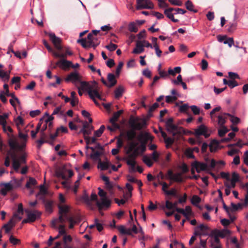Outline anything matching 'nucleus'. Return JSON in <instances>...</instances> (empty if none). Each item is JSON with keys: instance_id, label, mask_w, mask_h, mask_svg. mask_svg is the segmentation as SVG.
Masks as SVG:
<instances>
[{"instance_id": "1", "label": "nucleus", "mask_w": 248, "mask_h": 248, "mask_svg": "<svg viewBox=\"0 0 248 248\" xmlns=\"http://www.w3.org/2000/svg\"><path fill=\"white\" fill-rule=\"evenodd\" d=\"M18 137L20 139L19 141L14 136L13 138L9 139L8 143L11 149L22 151L26 146L28 136L27 134H24L19 131Z\"/></svg>"}, {"instance_id": "2", "label": "nucleus", "mask_w": 248, "mask_h": 248, "mask_svg": "<svg viewBox=\"0 0 248 248\" xmlns=\"http://www.w3.org/2000/svg\"><path fill=\"white\" fill-rule=\"evenodd\" d=\"M166 126L167 130L171 133L175 138H179L183 132L182 127L177 126L173 124L172 118H169L166 122Z\"/></svg>"}, {"instance_id": "3", "label": "nucleus", "mask_w": 248, "mask_h": 248, "mask_svg": "<svg viewBox=\"0 0 248 248\" xmlns=\"http://www.w3.org/2000/svg\"><path fill=\"white\" fill-rule=\"evenodd\" d=\"M59 209L60 216L59 218L52 221V225L55 227L56 224L58 222L63 223L65 222V219L68 217V213L70 210V206L64 204H59L58 205Z\"/></svg>"}, {"instance_id": "4", "label": "nucleus", "mask_w": 248, "mask_h": 248, "mask_svg": "<svg viewBox=\"0 0 248 248\" xmlns=\"http://www.w3.org/2000/svg\"><path fill=\"white\" fill-rule=\"evenodd\" d=\"M98 195L101 197L100 201H96V204L99 210L104 207H108L110 205V201L106 197V193L101 188L98 187Z\"/></svg>"}, {"instance_id": "5", "label": "nucleus", "mask_w": 248, "mask_h": 248, "mask_svg": "<svg viewBox=\"0 0 248 248\" xmlns=\"http://www.w3.org/2000/svg\"><path fill=\"white\" fill-rule=\"evenodd\" d=\"M25 212L27 214V218L23 220L22 223H32L39 219L41 214L38 210L30 211L25 209Z\"/></svg>"}, {"instance_id": "6", "label": "nucleus", "mask_w": 248, "mask_h": 248, "mask_svg": "<svg viewBox=\"0 0 248 248\" xmlns=\"http://www.w3.org/2000/svg\"><path fill=\"white\" fill-rule=\"evenodd\" d=\"M81 80L82 76L77 71L70 73L65 78L66 81H71L76 87H78V84L81 82Z\"/></svg>"}, {"instance_id": "7", "label": "nucleus", "mask_w": 248, "mask_h": 248, "mask_svg": "<svg viewBox=\"0 0 248 248\" xmlns=\"http://www.w3.org/2000/svg\"><path fill=\"white\" fill-rule=\"evenodd\" d=\"M12 157L13 168L16 171H18L20 165L26 163L25 156L23 155L21 157L16 158L15 154H13Z\"/></svg>"}, {"instance_id": "8", "label": "nucleus", "mask_w": 248, "mask_h": 248, "mask_svg": "<svg viewBox=\"0 0 248 248\" xmlns=\"http://www.w3.org/2000/svg\"><path fill=\"white\" fill-rule=\"evenodd\" d=\"M165 177L167 179L176 182L180 183L183 181V178L181 173H176L174 174L171 170L168 171Z\"/></svg>"}, {"instance_id": "9", "label": "nucleus", "mask_w": 248, "mask_h": 248, "mask_svg": "<svg viewBox=\"0 0 248 248\" xmlns=\"http://www.w3.org/2000/svg\"><path fill=\"white\" fill-rule=\"evenodd\" d=\"M136 2V9L137 10L142 9H151L154 8V5L150 0H137Z\"/></svg>"}, {"instance_id": "10", "label": "nucleus", "mask_w": 248, "mask_h": 248, "mask_svg": "<svg viewBox=\"0 0 248 248\" xmlns=\"http://www.w3.org/2000/svg\"><path fill=\"white\" fill-rule=\"evenodd\" d=\"M191 166L195 167V170L198 173H200L202 171H209V166L206 163L195 161L191 164Z\"/></svg>"}, {"instance_id": "11", "label": "nucleus", "mask_w": 248, "mask_h": 248, "mask_svg": "<svg viewBox=\"0 0 248 248\" xmlns=\"http://www.w3.org/2000/svg\"><path fill=\"white\" fill-rule=\"evenodd\" d=\"M146 150L145 144H140L139 147H138L135 150H133L131 152L127 153L128 155L127 157L132 158L135 160L136 157L141 153H142Z\"/></svg>"}, {"instance_id": "12", "label": "nucleus", "mask_w": 248, "mask_h": 248, "mask_svg": "<svg viewBox=\"0 0 248 248\" xmlns=\"http://www.w3.org/2000/svg\"><path fill=\"white\" fill-rule=\"evenodd\" d=\"M79 84L80 86L79 87L81 89L82 91H87L88 93L92 89L95 87L96 82L95 81L86 82L81 80V82Z\"/></svg>"}, {"instance_id": "13", "label": "nucleus", "mask_w": 248, "mask_h": 248, "mask_svg": "<svg viewBox=\"0 0 248 248\" xmlns=\"http://www.w3.org/2000/svg\"><path fill=\"white\" fill-rule=\"evenodd\" d=\"M97 84H96V86L94 89H92L89 93L88 94L92 99L95 104L97 105H99V104L97 102L95 98H97L100 100H102V97L101 95L99 94V92L97 90Z\"/></svg>"}, {"instance_id": "14", "label": "nucleus", "mask_w": 248, "mask_h": 248, "mask_svg": "<svg viewBox=\"0 0 248 248\" xmlns=\"http://www.w3.org/2000/svg\"><path fill=\"white\" fill-rule=\"evenodd\" d=\"M97 198V196L95 193H92L90 198L88 195L85 193L81 197L82 200L88 206H91V201H96Z\"/></svg>"}, {"instance_id": "15", "label": "nucleus", "mask_w": 248, "mask_h": 248, "mask_svg": "<svg viewBox=\"0 0 248 248\" xmlns=\"http://www.w3.org/2000/svg\"><path fill=\"white\" fill-rule=\"evenodd\" d=\"M87 43L89 47L95 48L99 44V41L96 36L93 35V34H88L87 36Z\"/></svg>"}, {"instance_id": "16", "label": "nucleus", "mask_w": 248, "mask_h": 248, "mask_svg": "<svg viewBox=\"0 0 248 248\" xmlns=\"http://www.w3.org/2000/svg\"><path fill=\"white\" fill-rule=\"evenodd\" d=\"M48 36L56 48L58 50H61L62 49V46H61V39L59 37H57L53 33H49L48 34Z\"/></svg>"}, {"instance_id": "17", "label": "nucleus", "mask_w": 248, "mask_h": 248, "mask_svg": "<svg viewBox=\"0 0 248 248\" xmlns=\"http://www.w3.org/2000/svg\"><path fill=\"white\" fill-rule=\"evenodd\" d=\"M153 137L148 133H141L138 136V139L141 142V144H145V147L147 141L149 140H153Z\"/></svg>"}, {"instance_id": "18", "label": "nucleus", "mask_w": 248, "mask_h": 248, "mask_svg": "<svg viewBox=\"0 0 248 248\" xmlns=\"http://www.w3.org/2000/svg\"><path fill=\"white\" fill-rule=\"evenodd\" d=\"M195 134L196 136L203 135L205 138L209 136V134H207V128L203 124L200 125L195 130Z\"/></svg>"}, {"instance_id": "19", "label": "nucleus", "mask_w": 248, "mask_h": 248, "mask_svg": "<svg viewBox=\"0 0 248 248\" xmlns=\"http://www.w3.org/2000/svg\"><path fill=\"white\" fill-rule=\"evenodd\" d=\"M230 233V231L227 229H223L222 230H214L211 233L212 235L217 236V237L218 238L219 237L224 238L226 236H227L229 235Z\"/></svg>"}, {"instance_id": "20", "label": "nucleus", "mask_w": 248, "mask_h": 248, "mask_svg": "<svg viewBox=\"0 0 248 248\" xmlns=\"http://www.w3.org/2000/svg\"><path fill=\"white\" fill-rule=\"evenodd\" d=\"M2 186L3 187L1 188L0 193L3 196H5L7 193L13 189L14 187L12 184V181L2 184Z\"/></svg>"}, {"instance_id": "21", "label": "nucleus", "mask_w": 248, "mask_h": 248, "mask_svg": "<svg viewBox=\"0 0 248 248\" xmlns=\"http://www.w3.org/2000/svg\"><path fill=\"white\" fill-rule=\"evenodd\" d=\"M92 129L93 127H90L87 122H85L83 124V127L81 129L78 133H82L84 137L88 136L91 134Z\"/></svg>"}, {"instance_id": "22", "label": "nucleus", "mask_w": 248, "mask_h": 248, "mask_svg": "<svg viewBox=\"0 0 248 248\" xmlns=\"http://www.w3.org/2000/svg\"><path fill=\"white\" fill-rule=\"evenodd\" d=\"M211 247L212 248H221V245L220 243L219 239L211 234Z\"/></svg>"}, {"instance_id": "23", "label": "nucleus", "mask_w": 248, "mask_h": 248, "mask_svg": "<svg viewBox=\"0 0 248 248\" xmlns=\"http://www.w3.org/2000/svg\"><path fill=\"white\" fill-rule=\"evenodd\" d=\"M107 87L111 88L114 86L117 83L115 76L112 73H108L107 76Z\"/></svg>"}, {"instance_id": "24", "label": "nucleus", "mask_w": 248, "mask_h": 248, "mask_svg": "<svg viewBox=\"0 0 248 248\" xmlns=\"http://www.w3.org/2000/svg\"><path fill=\"white\" fill-rule=\"evenodd\" d=\"M230 115L229 113H222L217 116V124L220 126H224L227 116Z\"/></svg>"}, {"instance_id": "25", "label": "nucleus", "mask_w": 248, "mask_h": 248, "mask_svg": "<svg viewBox=\"0 0 248 248\" xmlns=\"http://www.w3.org/2000/svg\"><path fill=\"white\" fill-rule=\"evenodd\" d=\"M65 219V221H68L69 222V228L70 229H72L74 227V226L77 224L78 222L80 221V219L79 217H67Z\"/></svg>"}, {"instance_id": "26", "label": "nucleus", "mask_w": 248, "mask_h": 248, "mask_svg": "<svg viewBox=\"0 0 248 248\" xmlns=\"http://www.w3.org/2000/svg\"><path fill=\"white\" fill-rule=\"evenodd\" d=\"M56 64L61 68L62 69H66L71 66L72 62L65 59H62L58 61Z\"/></svg>"}, {"instance_id": "27", "label": "nucleus", "mask_w": 248, "mask_h": 248, "mask_svg": "<svg viewBox=\"0 0 248 248\" xmlns=\"http://www.w3.org/2000/svg\"><path fill=\"white\" fill-rule=\"evenodd\" d=\"M142 42L138 41L136 43V47L133 49L132 53L134 54H140L144 51V49Z\"/></svg>"}, {"instance_id": "28", "label": "nucleus", "mask_w": 248, "mask_h": 248, "mask_svg": "<svg viewBox=\"0 0 248 248\" xmlns=\"http://www.w3.org/2000/svg\"><path fill=\"white\" fill-rule=\"evenodd\" d=\"M2 130L4 133H5L8 137L9 138V139L14 137V135L13 134V130L11 127L8 125V123L2 126Z\"/></svg>"}, {"instance_id": "29", "label": "nucleus", "mask_w": 248, "mask_h": 248, "mask_svg": "<svg viewBox=\"0 0 248 248\" xmlns=\"http://www.w3.org/2000/svg\"><path fill=\"white\" fill-rule=\"evenodd\" d=\"M174 8H169L165 10L164 14L167 16V17L170 19L172 21L174 22H178L179 20L177 19L174 18L173 14L172 13V12L174 11Z\"/></svg>"}, {"instance_id": "30", "label": "nucleus", "mask_w": 248, "mask_h": 248, "mask_svg": "<svg viewBox=\"0 0 248 248\" xmlns=\"http://www.w3.org/2000/svg\"><path fill=\"white\" fill-rule=\"evenodd\" d=\"M39 187L40 191L36 195V197L40 200L45 201V196L47 193V190L44 185H40Z\"/></svg>"}, {"instance_id": "31", "label": "nucleus", "mask_w": 248, "mask_h": 248, "mask_svg": "<svg viewBox=\"0 0 248 248\" xmlns=\"http://www.w3.org/2000/svg\"><path fill=\"white\" fill-rule=\"evenodd\" d=\"M110 162L108 160H106V161H101V160L99 159V161H98V168L100 169L101 170H107L109 167H110Z\"/></svg>"}, {"instance_id": "32", "label": "nucleus", "mask_w": 248, "mask_h": 248, "mask_svg": "<svg viewBox=\"0 0 248 248\" xmlns=\"http://www.w3.org/2000/svg\"><path fill=\"white\" fill-rule=\"evenodd\" d=\"M117 229L122 234H127L132 235L131 230L130 228H127L124 225H120L117 227Z\"/></svg>"}, {"instance_id": "33", "label": "nucleus", "mask_w": 248, "mask_h": 248, "mask_svg": "<svg viewBox=\"0 0 248 248\" xmlns=\"http://www.w3.org/2000/svg\"><path fill=\"white\" fill-rule=\"evenodd\" d=\"M56 175L57 177L62 178L64 180L66 179V170L64 168L57 170L56 171Z\"/></svg>"}, {"instance_id": "34", "label": "nucleus", "mask_w": 248, "mask_h": 248, "mask_svg": "<svg viewBox=\"0 0 248 248\" xmlns=\"http://www.w3.org/2000/svg\"><path fill=\"white\" fill-rule=\"evenodd\" d=\"M36 180L32 177H30L28 181L26 184V187L28 189H32V186H35L37 184Z\"/></svg>"}, {"instance_id": "35", "label": "nucleus", "mask_w": 248, "mask_h": 248, "mask_svg": "<svg viewBox=\"0 0 248 248\" xmlns=\"http://www.w3.org/2000/svg\"><path fill=\"white\" fill-rule=\"evenodd\" d=\"M219 146V142L216 140H212L209 145L210 150L211 152H215Z\"/></svg>"}, {"instance_id": "36", "label": "nucleus", "mask_w": 248, "mask_h": 248, "mask_svg": "<svg viewBox=\"0 0 248 248\" xmlns=\"http://www.w3.org/2000/svg\"><path fill=\"white\" fill-rule=\"evenodd\" d=\"M10 72H6L3 70H0V78L4 81H8L9 79Z\"/></svg>"}, {"instance_id": "37", "label": "nucleus", "mask_w": 248, "mask_h": 248, "mask_svg": "<svg viewBox=\"0 0 248 248\" xmlns=\"http://www.w3.org/2000/svg\"><path fill=\"white\" fill-rule=\"evenodd\" d=\"M136 133L135 130L131 129L126 132V137L128 140L132 141L135 138Z\"/></svg>"}, {"instance_id": "38", "label": "nucleus", "mask_w": 248, "mask_h": 248, "mask_svg": "<svg viewBox=\"0 0 248 248\" xmlns=\"http://www.w3.org/2000/svg\"><path fill=\"white\" fill-rule=\"evenodd\" d=\"M138 142L132 140L129 144L127 153H129L130 152H131L133 150L136 149L138 147Z\"/></svg>"}, {"instance_id": "39", "label": "nucleus", "mask_w": 248, "mask_h": 248, "mask_svg": "<svg viewBox=\"0 0 248 248\" xmlns=\"http://www.w3.org/2000/svg\"><path fill=\"white\" fill-rule=\"evenodd\" d=\"M13 226L12 221L11 220L7 224L3 225V228L4 229L5 233H9Z\"/></svg>"}, {"instance_id": "40", "label": "nucleus", "mask_w": 248, "mask_h": 248, "mask_svg": "<svg viewBox=\"0 0 248 248\" xmlns=\"http://www.w3.org/2000/svg\"><path fill=\"white\" fill-rule=\"evenodd\" d=\"M9 117V114L5 113L3 115H0V124L2 126L7 123V120Z\"/></svg>"}, {"instance_id": "41", "label": "nucleus", "mask_w": 248, "mask_h": 248, "mask_svg": "<svg viewBox=\"0 0 248 248\" xmlns=\"http://www.w3.org/2000/svg\"><path fill=\"white\" fill-rule=\"evenodd\" d=\"M124 88L122 86H119L117 88L114 92L115 98H119L122 96L124 93Z\"/></svg>"}, {"instance_id": "42", "label": "nucleus", "mask_w": 248, "mask_h": 248, "mask_svg": "<svg viewBox=\"0 0 248 248\" xmlns=\"http://www.w3.org/2000/svg\"><path fill=\"white\" fill-rule=\"evenodd\" d=\"M128 30L130 32H136L138 31V29L135 22H130L128 26Z\"/></svg>"}, {"instance_id": "43", "label": "nucleus", "mask_w": 248, "mask_h": 248, "mask_svg": "<svg viewBox=\"0 0 248 248\" xmlns=\"http://www.w3.org/2000/svg\"><path fill=\"white\" fill-rule=\"evenodd\" d=\"M142 161L145 164H146L149 167H151L153 165V162L151 158L147 155L143 156Z\"/></svg>"}, {"instance_id": "44", "label": "nucleus", "mask_w": 248, "mask_h": 248, "mask_svg": "<svg viewBox=\"0 0 248 248\" xmlns=\"http://www.w3.org/2000/svg\"><path fill=\"white\" fill-rule=\"evenodd\" d=\"M14 121L18 128L24 125V119L20 116H18Z\"/></svg>"}, {"instance_id": "45", "label": "nucleus", "mask_w": 248, "mask_h": 248, "mask_svg": "<svg viewBox=\"0 0 248 248\" xmlns=\"http://www.w3.org/2000/svg\"><path fill=\"white\" fill-rule=\"evenodd\" d=\"M192 214L191 208L189 206H186L184 209V216L186 217V219H188V217Z\"/></svg>"}, {"instance_id": "46", "label": "nucleus", "mask_w": 248, "mask_h": 248, "mask_svg": "<svg viewBox=\"0 0 248 248\" xmlns=\"http://www.w3.org/2000/svg\"><path fill=\"white\" fill-rule=\"evenodd\" d=\"M221 109V107L218 106L216 107V108H214L210 113V118L212 121L215 122V116L214 114L215 112L219 111Z\"/></svg>"}, {"instance_id": "47", "label": "nucleus", "mask_w": 248, "mask_h": 248, "mask_svg": "<svg viewBox=\"0 0 248 248\" xmlns=\"http://www.w3.org/2000/svg\"><path fill=\"white\" fill-rule=\"evenodd\" d=\"M186 9L190 11H193L194 13H196L197 11V10H195L194 9V8H193L194 6H193L192 2L190 1V0H187L186 2Z\"/></svg>"}, {"instance_id": "48", "label": "nucleus", "mask_w": 248, "mask_h": 248, "mask_svg": "<svg viewBox=\"0 0 248 248\" xmlns=\"http://www.w3.org/2000/svg\"><path fill=\"white\" fill-rule=\"evenodd\" d=\"M105 128V127L104 125H101L99 129L94 132V136L96 137H100L102 134Z\"/></svg>"}, {"instance_id": "49", "label": "nucleus", "mask_w": 248, "mask_h": 248, "mask_svg": "<svg viewBox=\"0 0 248 248\" xmlns=\"http://www.w3.org/2000/svg\"><path fill=\"white\" fill-rule=\"evenodd\" d=\"M228 131V129L225 126H220V128L218 129V135L220 137H223Z\"/></svg>"}, {"instance_id": "50", "label": "nucleus", "mask_w": 248, "mask_h": 248, "mask_svg": "<svg viewBox=\"0 0 248 248\" xmlns=\"http://www.w3.org/2000/svg\"><path fill=\"white\" fill-rule=\"evenodd\" d=\"M201 199L199 196L194 195L191 198V202L193 205H197L201 202Z\"/></svg>"}, {"instance_id": "51", "label": "nucleus", "mask_w": 248, "mask_h": 248, "mask_svg": "<svg viewBox=\"0 0 248 248\" xmlns=\"http://www.w3.org/2000/svg\"><path fill=\"white\" fill-rule=\"evenodd\" d=\"M177 99V96L167 95L166 96V102L168 103H172Z\"/></svg>"}, {"instance_id": "52", "label": "nucleus", "mask_w": 248, "mask_h": 248, "mask_svg": "<svg viewBox=\"0 0 248 248\" xmlns=\"http://www.w3.org/2000/svg\"><path fill=\"white\" fill-rule=\"evenodd\" d=\"M205 228H206V226L204 225H203V224L200 225L199 226H197L196 228V230L195 231L194 234L195 235H198L200 234L199 231H203L204 229H205Z\"/></svg>"}, {"instance_id": "53", "label": "nucleus", "mask_w": 248, "mask_h": 248, "mask_svg": "<svg viewBox=\"0 0 248 248\" xmlns=\"http://www.w3.org/2000/svg\"><path fill=\"white\" fill-rule=\"evenodd\" d=\"M126 163L127 164L131 166L132 168V169H134L136 163L135 159L128 157H127L126 159Z\"/></svg>"}, {"instance_id": "54", "label": "nucleus", "mask_w": 248, "mask_h": 248, "mask_svg": "<svg viewBox=\"0 0 248 248\" xmlns=\"http://www.w3.org/2000/svg\"><path fill=\"white\" fill-rule=\"evenodd\" d=\"M101 155V153L98 151H96L93 154L91 155V157L94 160H98L99 161V156Z\"/></svg>"}, {"instance_id": "55", "label": "nucleus", "mask_w": 248, "mask_h": 248, "mask_svg": "<svg viewBox=\"0 0 248 248\" xmlns=\"http://www.w3.org/2000/svg\"><path fill=\"white\" fill-rule=\"evenodd\" d=\"M201 247L203 248H206V240H203L200 238V244H197L195 246L194 248H201Z\"/></svg>"}, {"instance_id": "56", "label": "nucleus", "mask_w": 248, "mask_h": 248, "mask_svg": "<svg viewBox=\"0 0 248 248\" xmlns=\"http://www.w3.org/2000/svg\"><path fill=\"white\" fill-rule=\"evenodd\" d=\"M229 116L231 117L230 121L232 124H236L240 123V119L238 117L234 116L230 114Z\"/></svg>"}, {"instance_id": "57", "label": "nucleus", "mask_w": 248, "mask_h": 248, "mask_svg": "<svg viewBox=\"0 0 248 248\" xmlns=\"http://www.w3.org/2000/svg\"><path fill=\"white\" fill-rule=\"evenodd\" d=\"M223 43L224 44L228 45L230 47H231L233 45H234L233 39L232 37L228 38L227 40L223 42Z\"/></svg>"}, {"instance_id": "58", "label": "nucleus", "mask_w": 248, "mask_h": 248, "mask_svg": "<svg viewBox=\"0 0 248 248\" xmlns=\"http://www.w3.org/2000/svg\"><path fill=\"white\" fill-rule=\"evenodd\" d=\"M174 139L171 138L167 137L164 139L165 142L167 147L172 144L174 142Z\"/></svg>"}, {"instance_id": "59", "label": "nucleus", "mask_w": 248, "mask_h": 248, "mask_svg": "<svg viewBox=\"0 0 248 248\" xmlns=\"http://www.w3.org/2000/svg\"><path fill=\"white\" fill-rule=\"evenodd\" d=\"M239 176L238 174H237L235 172H233L232 173V178L230 180H231V181L236 184V182H237L239 181Z\"/></svg>"}, {"instance_id": "60", "label": "nucleus", "mask_w": 248, "mask_h": 248, "mask_svg": "<svg viewBox=\"0 0 248 248\" xmlns=\"http://www.w3.org/2000/svg\"><path fill=\"white\" fill-rule=\"evenodd\" d=\"M234 219H235L234 217L231 218V221H230L229 219L224 218V219H222L220 221H221V223L222 225H223L224 226H227L229 225L231 223V222H232L234 220Z\"/></svg>"}, {"instance_id": "61", "label": "nucleus", "mask_w": 248, "mask_h": 248, "mask_svg": "<svg viewBox=\"0 0 248 248\" xmlns=\"http://www.w3.org/2000/svg\"><path fill=\"white\" fill-rule=\"evenodd\" d=\"M106 48L110 51H113L117 48V46L111 43L109 45L106 46Z\"/></svg>"}, {"instance_id": "62", "label": "nucleus", "mask_w": 248, "mask_h": 248, "mask_svg": "<svg viewBox=\"0 0 248 248\" xmlns=\"http://www.w3.org/2000/svg\"><path fill=\"white\" fill-rule=\"evenodd\" d=\"M124 65V63L122 62H120L117 65L116 70V75L118 77L120 75L121 70L122 68V67Z\"/></svg>"}, {"instance_id": "63", "label": "nucleus", "mask_w": 248, "mask_h": 248, "mask_svg": "<svg viewBox=\"0 0 248 248\" xmlns=\"http://www.w3.org/2000/svg\"><path fill=\"white\" fill-rule=\"evenodd\" d=\"M242 206V204L240 203H237V204H235L233 203H231V208H232V210H233V211H236L238 209L241 208Z\"/></svg>"}, {"instance_id": "64", "label": "nucleus", "mask_w": 248, "mask_h": 248, "mask_svg": "<svg viewBox=\"0 0 248 248\" xmlns=\"http://www.w3.org/2000/svg\"><path fill=\"white\" fill-rule=\"evenodd\" d=\"M224 186L226 187H228L230 189L233 188L235 187L236 184L230 181L229 183L228 181H226L224 183Z\"/></svg>"}]
</instances>
